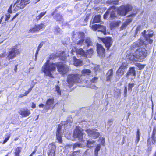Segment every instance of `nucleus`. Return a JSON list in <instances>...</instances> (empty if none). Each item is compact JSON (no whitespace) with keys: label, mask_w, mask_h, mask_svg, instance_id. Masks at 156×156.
I'll list each match as a JSON object with an SVG mask.
<instances>
[{"label":"nucleus","mask_w":156,"mask_h":156,"mask_svg":"<svg viewBox=\"0 0 156 156\" xmlns=\"http://www.w3.org/2000/svg\"><path fill=\"white\" fill-rule=\"evenodd\" d=\"M57 67L58 70L62 74L66 73L69 69L67 66L65 64L60 65L59 63H51L48 60L45 65L42 67V70L45 74L50 77H53L52 74Z\"/></svg>","instance_id":"f257e3e1"},{"label":"nucleus","mask_w":156,"mask_h":156,"mask_svg":"<svg viewBox=\"0 0 156 156\" xmlns=\"http://www.w3.org/2000/svg\"><path fill=\"white\" fill-rule=\"evenodd\" d=\"M82 76L78 74H72L68 75L67 82L69 87L75 83H80L82 82Z\"/></svg>","instance_id":"f03ea898"},{"label":"nucleus","mask_w":156,"mask_h":156,"mask_svg":"<svg viewBox=\"0 0 156 156\" xmlns=\"http://www.w3.org/2000/svg\"><path fill=\"white\" fill-rule=\"evenodd\" d=\"M147 51L144 48H140L138 49L135 52L136 58L143 59L147 56Z\"/></svg>","instance_id":"7ed1b4c3"},{"label":"nucleus","mask_w":156,"mask_h":156,"mask_svg":"<svg viewBox=\"0 0 156 156\" xmlns=\"http://www.w3.org/2000/svg\"><path fill=\"white\" fill-rule=\"evenodd\" d=\"M132 6L130 5H123L120 7L118 9V13L122 16L125 15L127 13L132 9Z\"/></svg>","instance_id":"20e7f679"},{"label":"nucleus","mask_w":156,"mask_h":156,"mask_svg":"<svg viewBox=\"0 0 156 156\" xmlns=\"http://www.w3.org/2000/svg\"><path fill=\"white\" fill-rule=\"evenodd\" d=\"M83 133L80 128L76 127L73 134V136L74 138H77L78 140L82 141L83 137Z\"/></svg>","instance_id":"39448f33"},{"label":"nucleus","mask_w":156,"mask_h":156,"mask_svg":"<svg viewBox=\"0 0 156 156\" xmlns=\"http://www.w3.org/2000/svg\"><path fill=\"white\" fill-rule=\"evenodd\" d=\"M91 28L94 30H98V33H97V34H99V33L100 32L104 35L106 34V28L103 25L95 24L92 25Z\"/></svg>","instance_id":"423d86ee"},{"label":"nucleus","mask_w":156,"mask_h":156,"mask_svg":"<svg viewBox=\"0 0 156 156\" xmlns=\"http://www.w3.org/2000/svg\"><path fill=\"white\" fill-rule=\"evenodd\" d=\"M20 53V51L19 49L15 47L12 48L9 51V54L7 57L9 59H12Z\"/></svg>","instance_id":"0eeeda50"},{"label":"nucleus","mask_w":156,"mask_h":156,"mask_svg":"<svg viewBox=\"0 0 156 156\" xmlns=\"http://www.w3.org/2000/svg\"><path fill=\"white\" fill-rule=\"evenodd\" d=\"M86 131L87 133L89 136L94 139L97 138L100 135V133L98 132L97 129H89L86 130Z\"/></svg>","instance_id":"6e6552de"},{"label":"nucleus","mask_w":156,"mask_h":156,"mask_svg":"<svg viewBox=\"0 0 156 156\" xmlns=\"http://www.w3.org/2000/svg\"><path fill=\"white\" fill-rule=\"evenodd\" d=\"M146 31L145 30L142 33V35L145 37L146 41L148 43L151 44L153 42V40L151 38L153 37V33H148L147 32V34H146Z\"/></svg>","instance_id":"1a4fd4ad"},{"label":"nucleus","mask_w":156,"mask_h":156,"mask_svg":"<svg viewBox=\"0 0 156 156\" xmlns=\"http://www.w3.org/2000/svg\"><path fill=\"white\" fill-rule=\"evenodd\" d=\"M74 52H75L77 55H79L84 57H87V53L81 48L76 49V48L74 47L71 50L70 53L72 54H73Z\"/></svg>","instance_id":"9d476101"},{"label":"nucleus","mask_w":156,"mask_h":156,"mask_svg":"<svg viewBox=\"0 0 156 156\" xmlns=\"http://www.w3.org/2000/svg\"><path fill=\"white\" fill-rule=\"evenodd\" d=\"M98 37L101 40V41L105 44L107 49L108 50L109 48L111 47L112 43L111 38L110 37H108L106 38Z\"/></svg>","instance_id":"9b49d317"},{"label":"nucleus","mask_w":156,"mask_h":156,"mask_svg":"<svg viewBox=\"0 0 156 156\" xmlns=\"http://www.w3.org/2000/svg\"><path fill=\"white\" fill-rule=\"evenodd\" d=\"M64 51L62 52L58 51L55 54H51L50 55L49 58L50 59H54L56 57H62V60H64L66 56L65 55V54Z\"/></svg>","instance_id":"f8f14e48"},{"label":"nucleus","mask_w":156,"mask_h":156,"mask_svg":"<svg viewBox=\"0 0 156 156\" xmlns=\"http://www.w3.org/2000/svg\"><path fill=\"white\" fill-rule=\"evenodd\" d=\"M69 120H68L67 121L63 122L59 125L58 126L61 124L62 125V127H61V128L60 129L61 130V131L62 132H61V133H62L65 132V130L67 129V128L66 129V128L68 126V123H69L72 122L73 121L72 118L71 117L69 118Z\"/></svg>","instance_id":"ddd939ff"},{"label":"nucleus","mask_w":156,"mask_h":156,"mask_svg":"<svg viewBox=\"0 0 156 156\" xmlns=\"http://www.w3.org/2000/svg\"><path fill=\"white\" fill-rule=\"evenodd\" d=\"M97 53L101 57L105 55V49L102 46L98 44H97Z\"/></svg>","instance_id":"4468645a"},{"label":"nucleus","mask_w":156,"mask_h":156,"mask_svg":"<svg viewBox=\"0 0 156 156\" xmlns=\"http://www.w3.org/2000/svg\"><path fill=\"white\" fill-rule=\"evenodd\" d=\"M84 33L83 32L76 33L73 36V40L74 41H77L81 38H84Z\"/></svg>","instance_id":"2eb2a0df"},{"label":"nucleus","mask_w":156,"mask_h":156,"mask_svg":"<svg viewBox=\"0 0 156 156\" xmlns=\"http://www.w3.org/2000/svg\"><path fill=\"white\" fill-rule=\"evenodd\" d=\"M62 125L61 124L58 127L56 133V136L57 137V140L58 141V142L61 143L62 142V133H61L62 132L61 130V127H62Z\"/></svg>","instance_id":"dca6fc26"},{"label":"nucleus","mask_w":156,"mask_h":156,"mask_svg":"<svg viewBox=\"0 0 156 156\" xmlns=\"http://www.w3.org/2000/svg\"><path fill=\"white\" fill-rule=\"evenodd\" d=\"M136 14V13H133L128 16V17H131V18L128 19L127 20L122 24L120 28L121 30H123L126 26L129 23L131 22L132 19V18H133L134 17Z\"/></svg>","instance_id":"f3484780"},{"label":"nucleus","mask_w":156,"mask_h":156,"mask_svg":"<svg viewBox=\"0 0 156 156\" xmlns=\"http://www.w3.org/2000/svg\"><path fill=\"white\" fill-rule=\"evenodd\" d=\"M126 67V65L122 64L121 65L116 72L117 75L119 76L122 75L124 74Z\"/></svg>","instance_id":"a211bd4d"},{"label":"nucleus","mask_w":156,"mask_h":156,"mask_svg":"<svg viewBox=\"0 0 156 156\" xmlns=\"http://www.w3.org/2000/svg\"><path fill=\"white\" fill-rule=\"evenodd\" d=\"M136 72L134 69V68L133 67H130L129 70L128 72L126 77L128 78L129 76H132L135 77L136 76Z\"/></svg>","instance_id":"6ab92c4d"},{"label":"nucleus","mask_w":156,"mask_h":156,"mask_svg":"<svg viewBox=\"0 0 156 156\" xmlns=\"http://www.w3.org/2000/svg\"><path fill=\"white\" fill-rule=\"evenodd\" d=\"M145 44L144 41L141 39H139L133 43V46L134 48L136 47L141 46Z\"/></svg>","instance_id":"aec40b11"},{"label":"nucleus","mask_w":156,"mask_h":156,"mask_svg":"<svg viewBox=\"0 0 156 156\" xmlns=\"http://www.w3.org/2000/svg\"><path fill=\"white\" fill-rule=\"evenodd\" d=\"M73 59L74 64L76 66H81L83 65L82 62L80 59H77L75 57H73Z\"/></svg>","instance_id":"412c9836"},{"label":"nucleus","mask_w":156,"mask_h":156,"mask_svg":"<svg viewBox=\"0 0 156 156\" xmlns=\"http://www.w3.org/2000/svg\"><path fill=\"white\" fill-rule=\"evenodd\" d=\"M19 113L20 115L24 117L28 116L30 114L29 110L27 109L25 110H21L19 111Z\"/></svg>","instance_id":"4be33fe9"},{"label":"nucleus","mask_w":156,"mask_h":156,"mask_svg":"<svg viewBox=\"0 0 156 156\" xmlns=\"http://www.w3.org/2000/svg\"><path fill=\"white\" fill-rule=\"evenodd\" d=\"M100 15L92 17L90 21V23H98L100 21Z\"/></svg>","instance_id":"5701e85b"},{"label":"nucleus","mask_w":156,"mask_h":156,"mask_svg":"<svg viewBox=\"0 0 156 156\" xmlns=\"http://www.w3.org/2000/svg\"><path fill=\"white\" fill-rule=\"evenodd\" d=\"M107 81H110L111 79L113 76V70L112 69L109 70L106 74Z\"/></svg>","instance_id":"b1692460"},{"label":"nucleus","mask_w":156,"mask_h":156,"mask_svg":"<svg viewBox=\"0 0 156 156\" xmlns=\"http://www.w3.org/2000/svg\"><path fill=\"white\" fill-rule=\"evenodd\" d=\"M109 9H111L110 11H109V13H110V17L111 18H113L115 17L116 9L114 6H112Z\"/></svg>","instance_id":"393cba45"},{"label":"nucleus","mask_w":156,"mask_h":156,"mask_svg":"<svg viewBox=\"0 0 156 156\" xmlns=\"http://www.w3.org/2000/svg\"><path fill=\"white\" fill-rule=\"evenodd\" d=\"M54 99L53 98L48 99L47 101V105L49 108L52 109L54 107Z\"/></svg>","instance_id":"a878e982"},{"label":"nucleus","mask_w":156,"mask_h":156,"mask_svg":"<svg viewBox=\"0 0 156 156\" xmlns=\"http://www.w3.org/2000/svg\"><path fill=\"white\" fill-rule=\"evenodd\" d=\"M126 58L129 59L130 60L133 61L136 60V56H135V54L133 55V54L131 53H129L128 54H127L126 56Z\"/></svg>","instance_id":"bb28decb"},{"label":"nucleus","mask_w":156,"mask_h":156,"mask_svg":"<svg viewBox=\"0 0 156 156\" xmlns=\"http://www.w3.org/2000/svg\"><path fill=\"white\" fill-rule=\"evenodd\" d=\"M120 22L118 21L117 22H113L110 24V27L111 28H113L117 27L120 24Z\"/></svg>","instance_id":"cd10ccee"},{"label":"nucleus","mask_w":156,"mask_h":156,"mask_svg":"<svg viewBox=\"0 0 156 156\" xmlns=\"http://www.w3.org/2000/svg\"><path fill=\"white\" fill-rule=\"evenodd\" d=\"M85 47H89L92 44V43L90 39V38H87L86 39L85 42H84Z\"/></svg>","instance_id":"c85d7f7f"},{"label":"nucleus","mask_w":156,"mask_h":156,"mask_svg":"<svg viewBox=\"0 0 156 156\" xmlns=\"http://www.w3.org/2000/svg\"><path fill=\"white\" fill-rule=\"evenodd\" d=\"M95 142L92 140H89L87 141V147L90 148L93 147L94 144Z\"/></svg>","instance_id":"c756f323"},{"label":"nucleus","mask_w":156,"mask_h":156,"mask_svg":"<svg viewBox=\"0 0 156 156\" xmlns=\"http://www.w3.org/2000/svg\"><path fill=\"white\" fill-rule=\"evenodd\" d=\"M156 132V127H154L153 132V134L151 137V139L152 140V143L154 144L156 141V136H155Z\"/></svg>","instance_id":"7c9ffc66"},{"label":"nucleus","mask_w":156,"mask_h":156,"mask_svg":"<svg viewBox=\"0 0 156 156\" xmlns=\"http://www.w3.org/2000/svg\"><path fill=\"white\" fill-rule=\"evenodd\" d=\"M55 16H54L55 19L59 21H61L62 20V16L58 13H57L55 14Z\"/></svg>","instance_id":"2f4dec72"},{"label":"nucleus","mask_w":156,"mask_h":156,"mask_svg":"<svg viewBox=\"0 0 156 156\" xmlns=\"http://www.w3.org/2000/svg\"><path fill=\"white\" fill-rule=\"evenodd\" d=\"M56 146L54 143L50 144L49 145V151H55Z\"/></svg>","instance_id":"473e14b6"},{"label":"nucleus","mask_w":156,"mask_h":156,"mask_svg":"<svg viewBox=\"0 0 156 156\" xmlns=\"http://www.w3.org/2000/svg\"><path fill=\"white\" fill-rule=\"evenodd\" d=\"M91 73V71L88 69H84L82 71V73L83 76L86 75H89Z\"/></svg>","instance_id":"72a5a7b5"},{"label":"nucleus","mask_w":156,"mask_h":156,"mask_svg":"<svg viewBox=\"0 0 156 156\" xmlns=\"http://www.w3.org/2000/svg\"><path fill=\"white\" fill-rule=\"evenodd\" d=\"M84 40L83 38H80V39H79L77 41H75L76 43L78 45H82V44H84Z\"/></svg>","instance_id":"f704fd0d"},{"label":"nucleus","mask_w":156,"mask_h":156,"mask_svg":"<svg viewBox=\"0 0 156 156\" xmlns=\"http://www.w3.org/2000/svg\"><path fill=\"white\" fill-rule=\"evenodd\" d=\"M13 8L15 11H17L20 9H21L20 8L19 6V4L18 3L16 2L14 3L13 6Z\"/></svg>","instance_id":"c9c22d12"},{"label":"nucleus","mask_w":156,"mask_h":156,"mask_svg":"<svg viewBox=\"0 0 156 156\" xmlns=\"http://www.w3.org/2000/svg\"><path fill=\"white\" fill-rule=\"evenodd\" d=\"M101 146L100 145H97L94 151V156H98V152L100 149Z\"/></svg>","instance_id":"e433bc0d"},{"label":"nucleus","mask_w":156,"mask_h":156,"mask_svg":"<svg viewBox=\"0 0 156 156\" xmlns=\"http://www.w3.org/2000/svg\"><path fill=\"white\" fill-rule=\"evenodd\" d=\"M21 150V148L20 147H18L15 150V156H19V154Z\"/></svg>","instance_id":"4c0bfd02"},{"label":"nucleus","mask_w":156,"mask_h":156,"mask_svg":"<svg viewBox=\"0 0 156 156\" xmlns=\"http://www.w3.org/2000/svg\"><path fill=\"white\" fill-rule=\"evenodd\" d=\"M140 139V132L139 131V129H138L137 132V134H136V139L135 140V143L137 144V143L139 141V140Z\"/></svg>","instance_id":"58836bf2"},{"label":"nucleus","mask_w":156,"mask_h":156,"mask_svg":"<svg viewBox=\"0 0 156 156\" xmlns=\"http://www.w3.org/2000/svg\"><path fill=\"white\" fill-rule=\"evenodd\" d=\"M16 2L18 4L20 8L21 9H23L25 7L24 5L23 4V3L21 2V1H20V0H17L16 1Z\"/></svg>","instance_id":"ea45409f"},{"label":"nucleus","mask_w":156,"mask_h":156,"mask_svg":"<svg viewBox=\"0 0 156 156\" xmlns=\"http://www.w3.org/2000/svg\"><path fill=\"white\" fill-rule=\"evenodd\" d=\"M5 136L6 137L2 143L3 144H5L8 141L10 137V134L9 133H7L5 135Z\"/></svg>","instance_id":"a19ab883"},{"label":"nucleus","mask_w":156,"mask_h":156,"mask_svg":"<svg viewBox=\"0 0 156 156\" xmlns=\"http://www.w3.org/2000/svg\"><path fill=\"white\" fill-rule=\"evenodd\" d=\"M87 53V56L88 57H90V56L93 54V50L92 49H90L87 51V52H86Z\"/></svg>","instance_id":"79ce46f5"},{"label":"nucleus","mask_w":156,"mask_h":156,"mask_svg":"<svg viewBox=\"0 0 156 156\" xmlns=\"http://www.w3.org/2000/svg\"><path fill=\"white\" fill-rule=\"evenodd\" d=\"M134 83H129L128 85V91H129L131 92L132 91V88L134 87Z\"/></svg>","instance_id":"37998d69"},{"label":"nucleus","mask_w":156,"mask_h":156,"mask_svg":"<svg viewBox=\"0 0 156 156\" xmlns=\"http://www.w3.org/2000/svg\"><path fill=\"white\" fill-rule=\"evenodd\" d=\"M20 1L25 6L30 2V0H21Z\"/></svg>","instance_id":"c03bdc74"},{"label":"nucleus","mask_w":156,"mask_h":156,"mask_svg":"<svg viewBox=\"0 0 156 156\" xmlns=\"http://www.w3.org/2000/svg\"><path fill=\"white\" fill-rule=\"evenodd\" d=\"M118 0L113 1V0H109L106 2L107 4H116L118 3Z\"/></svg>","instance_id":"a18cd8bd"},{"label":"nucleus","mask_w":156,"mask_h":156,"mask_svg":"<svg viewBox=\"0 0 156 156\" xmlns=\"http://www.w3.org/2000/svg\"><path fill=\"white\" fill-rule=\"evenodd\" d=\"M55 90H56V91L57 92V93L58 94V95L61 94V90H60V87L58 86V85L56 86Z\"/></svg>","instance_id":"49530a36"},{"label":"nucleus","mask_w":156,"mask_h":156,"mask_svg":"<svg viewBox=\"0 0 156 156\" xmlns=\"http://www.w3.org/2000/svg\"><path fill=\"white\" fill-rule=\"evenodd\" d=\"M81 147H82V145L80 144L79 143H76L74 144L73 146V149L74 150V149L76 148Z\"/></svg>","instance_id":"de8ad7c7"},{"label":"nucleus","mask_w":156,"mask_h":156,"mask_svg":"<svg viewBox=\"0 0 156 156\" xmlns=\"http://www.w3.org/2000/svg\"><path fill=\"white\" fill-rule=\"evenodd\" d=\"M61 31V29L58 27H55L54 30V32L56 34L60 33Z\"/></svg>","instance_id":"09e8293b"},{"label":"nucleus","mask_w":156,"mask_h":156,"mask_svg":"<svg viewBox=\"0 0 156 156\" xmlns=\"http://www.w3.org/2000/svg\"><path fill=\"white\" fill-rule=\"evenodd\" d=\"M141 28V26H139L137 27L135 32V35H137L138 32H140V31Z\"/></svg>","instance_id":"8fccbe9b"},{"label":"nucleus","mask_w":156,"mask_h":156,"mask_svg":"<svg viewBox=\"0 0 156 156\" xmlns=\"http://www.w3.org/2000/svg\"><path fill=\"white\" fill-rule=\"evenodd\" d=\"M98 77H95L92 78L91 80L90 81L92 83H95L98 81Z\"/></svg>","instance_id":"3c124183"},{"label":"nucleus","mask_w":156,"mask_h":156,"mask_svg":"<svg viewBox=\"0 0 156 156\" xmlns=\"http://www.w3.org/2000/svg\"><path fill=\"white\" fill-rule=\"evenodd\" d=\"M55 151H49L48 152V156H55Z\"/></svg>","instance_id":"603ef678"},{"label":"nucleus","mask_w":156,"mask_h":156,"mask_svg":"<svg viewBox=\"0 0 156 156\" xmlns=\"http://www.w3.org/2000/svg\"><path fill=\"white\" fill-rule=\"evenodd\" d=\"M111 10V9H108V10L106 12L105 14L104 15V17L105 19H106L107 18L108 15L109 14V11H110Z\"/></svg>","instance_id":"864d4df0"},{"label":"nucleus","mask_w":156,"mask_h":156,"mask_svg":"<svg viewBox=\"0 0 156 156\" xmlns=\"http://www.w3.org/2000/svg\"><path fill=\"white\" fill-rule=\"evenodd\" d=\"M10 14L9 13H7L5 15V20L7 21L10 18Z\"/></svg>","instance_id":"5fc2aeb1"},{"label":"nucleus","mask_w":156,"mask_h":156,"mask_svg":"<svg viewBox=\"0 0 156 156\" xmlns=\"http://www.w3.org/2000/svg\"><path fill=\"white\" fill-rule=\"evenodd\" d=\"M37 29H35V28H33V29H30L29 31L31 32H35L36 31H38V28H37Z\"/></svg>","instance_id":"6e6d98bb"},{"label":"nucleus","mask_w":156,"mask_h":156,"mask_svg":"<svg viewBox=\"0 0 156 156\" xmlns=\"http://www.w3.org/2000/svg\"><path fill=\"white\" fill-rule=\"evenodd\" d=\"M113 122V119H110L108 120V124L109 125L111 126L112 125Z\"/></svg>","instance_id":"4d7b16f0"},{"label":"nucleus","mask_w":156,"mask_h":156,"mask_svg":"<svg viewBox=\"0 0 156 156\" xmlns=\"http://www.w3.org/2000/svg\"><path fill=\"white\" fill-rule=\"evenodd\" d=\"M39 51V46L37 48V49L36 50V53L35 54V60H36V58H37V54H38V51Z\"/></svg>","instance_id":"13d9d810"},{"label":"nucleus","mask_w":156,"mask_h":156,"mask_svg":"<svg viewBox=\"0 0 156 156\" xmlns=\"http://www.w3.org/2000/svg\"><path fill=\"white\" fill-rule=\"evenodd\" d=\"M46 13V11H44L41 12L40 14V18L43 17L44 15H45Z\"/></svg>","instance_id":"bf43d9fd"},{"label":"nucleus","mask_w":156,"mask_h":156,"mask_svg":"<svg viewBox=\"0 0 156 156\" xmlns=\"http://www.w3.org/2000/svg\"><path fill=\"white\" fill-rule=\"evenodd\" d=\"M12 5H11L10 7H9L8 11V13L10 14L12 13Z\"/></svg>","instance_id":"052dcab7"},{"label":"nucleus","mask_w":156,"mask_h":156,"mask_svg":"<svg viewBox=\"0 0 156 156\" xmlns=\"http://www.w3.org/2000/svg\"><path fill=\"white\" fill-rule=\"evenodd\" d=\"M99 67V66H95L93 69V70L95 71V73H96V72L98 70Z\"/></svg>","instance_id":"680f3d73"},{"label":"nucleus","mask_w":156,"mask_h":156,"mask_svg":"<svg viewBox=\"0 0 156 156\" xmlns=\"http://www.w3.org/2000/svg\"><path fill=\"white\" fill-rule=\"evenodd\" d=\"M32 88V87L30 88L29 89L28 91H27L25 92V93L24 94L25 96L27 95L31 91Z\"/></svg>","instance_id":"e2e57ef3"},{"label":"nucleus","mask_w":156,"mask_h":156,"mask_svg":"<svg viewBox=\"0 0 156 156\" xmlns=\"http://www.w3.org/2000/svg\"><path fill=\"white\" fill-rule=\"evenodd\" d=\"M127 87H125V89H124V94H125V96H126L127 95Z\"/></svg>","instance_id":"0e129e2a"},{"label":"nucleus","mask_w":156,"mask_h":156,"mask_svg":"<svg viewBox=\"0 0 156 156\" xmlns=\"http://www.w3.org/2000/svg\"><path fill=\"white\" fill-rule=\"evenodd\" d=\"M44 25L42 23H41V25H40V30L44 28Z\"/></svg>","instance_id":"69168bd1"},{"label":"nucleus","mask_w":156,"mask_h":156,"mask_svg":"<svg viewBox=\"0 0 156 156\" xmlns=\"http://www.w3.org/2000/svg\"><path fill=\"white\" fill-rule=\"evenodd\" d=\"M18 15V14L17 13L16 14L15 16L13 17L12 19V20H11V21H13V20H14V19L16 17H17Z\"/></svg>","instance_id":"338daca9"},{"label":"nucleus","mask_w":156,"mask_h":156,"mask_svg":"<svg viewBox=\"0 0 156 156\" xmlns=\"http://www.w3.org/2000/svg\"><path fill=\"white\" fill-rule=\"evenodd\" d=\"M31 107L33 108H35L36 107V105L34 103H33Z\"/></svg>","instance_id":"774afa93"}]
</instances>
